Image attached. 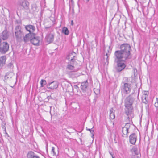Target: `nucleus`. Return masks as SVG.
Instances as JSON below:
<instances>
[{"instance_id": "1", "label": "nucleus", "mask_w": 158, "mask_h": 158, "mask_svg": "<svg viewBox=\"0 0 158 158\" xmlns=\"http://www.w3.org/2000/svg\"><path fill=\"white\" fill-rule=\"evenodd\" d=\"M120 50L116 51L114 53V56L122 57L123 59H129L131 57L130 51L131 47L128 44H121L120 47Z\"/></svg>"}, {"instance_id": "2", "label": "nucleus", "mask_w": 158, "mask_h": 158, "mask_svg": "<svg viewBox=\"0 0 158 158\" xmlns=\"http://www.w3.org/2000/svg\"><path fill=\"white\" fill-rule=\"evenodd\" d=\"M114 62L117 63L116 70L118 72L122 71L126 67V65L125 62L129 59H124L122 57L114 56L113 57Z\"/></svg>"}, {"instance_id": "3", "label": "nucleus", "mask_w": 158, "mask_h": 158, "mask_svg": "<svg viewBox=\"0 0 158 158\" xmlns=\"http://www.w3.org/2000/svg\"><path fill=\"white\" fill-rule=\"evenodd\" d=\"M134 93H133L127 97L124 100V106L125 107H132L135 99Z\"/></svg>"}, {"instance_id": "4", "label": "nucleus", "mask_w": 158, "mask_h": 158, "mask_svg": "<svg viewBox=\"0 0 158 158\" xmlns=\"http://www.w3.org/2000/svg\"><path fill=\"white\" fill-rule=\"evenodd\" d=\"M131 89V86L130 84L124 83L123 85H122L121 92L122 95L127 94H129Z\"/></svg>"}, {"instance_id": "5", "label": "nucleus", "mask_w": 158, "mask_h": 158, "mask_svg": "<svg viewBox=\"0 0 158 158\" xmlns=\"http://www.w3.org/2000/svg\"><path fill=\"white\" fill-rule=\"evenodd\" d=\"M9 49V45L6 42H3L0 44V52L5 54Z\"/></svg>"}, {"instance_id": "6", "label": "nucleus", "mask_w": 158, "mask_h": 158, "mask_svg": "<svg viewBox=\"0 0 158 158\" xmlns=\"http://www.w3.org/2000/svg\"><path fill=\"white\" fill-rule=\"evenodd\" d=\"M58 83L56 81H54L48 83L47 85V88L51 90L56 89L58 86Z\"/></svg>"}, {"instance_id": "7", "label": "nucleus", "mask_w": 158, "mask_h": 158, "mask_svg": "<svg viewBox=\"0 0 158 158\" xmlns=\"http://www.w3.org/2000/svg\"><path fill=\"white\" fill-rule=\"evenodd\" d=\"M40 38L38 36H35V35L34 34V37L31 39V42L34 45L38 46L40 44Z\"/></svg>"}, {"instance_id": "8", "label": "nucleus", "mask_w": 158, "mask_h": 158, "mask_svg": "<svg viewBox=\"0 0 158 158\" xmlns=\"http://www.w3.org/2000/svg\"><path fill=\"white\" fill-rule=\"evenodd\" d=\"M125 113L127 116V118L129 119L133 117V114L132 111V107H126Z\"/></svg>"}, {"instance_id": "9", "label": "nucleus", "mask_w": 158, "mask_h": 158, "mask_svg": "<svg viewBox=\"0 0 158 158\" xmlns=\"http://www.w3.org/2000/svg\"><path fill=\"white\" fill-rule=\"evenodd\" d=\"M137 137L135 133L131 134L129 137L130 143L132 144H135L137 140Z\"/></svg>"}, {"instance_id": "10", "label": "nucleus", "mask_w": 158, "mask_h": 158, "mask_svg": "<svg viewBox=\"0 0 158 158\" xmlns=\"http://www.w3.org/2000/svg\"><path fill=\"white\" fill-rule=\"evenodd\" d=\"M9 36V31L7 29H5L2 32L1 37L3 40H6Z\"/></svg>"}, {"instance_id": "11", "label": "nucleus", "mask_w": 158, "mask_h": 158, "mask_svg": "<svg viewBox=\"0 0 158 158\" xmlns=\"http://www.w3.org/2000/svg\"><path fill=\"white\" fill-rule=\"evenodd\" d=\"M15 36L16 37L17 40L19 42H21L23 40V33L22 31L15 33Z\"/></svg>"}, {"instance_id": "12", "label": "nucleus", "mask_w": 158, "mask_h": 158, "mask_svg": "<svg viewBox=\"0 0 158 158\" xmlns=\"http://www.w3.org/2000/svg\"><path fill=\"white\" fill-rule=\"evenodd\" d=\"M32 37H34V34L28 33L26 34L25 36H23V40L26 43L28 42L31 39Z\"/></svg>"}, {"instance_id": "13", "label": "nucleus", "mask_w": 158, "mask_h": 158, "mask_svg": "<svg viewBox=\"0 0 158 158\" xmlns=\"http://www.w3.org/2000/svg\"><path fill=\"white\" fill-rule=\"evenodd\" d=\"M25 28L27 31L29 32V33L34 34L33 32L35 30V27L34 26L31 25H29L25 26Z\"/></svg>"}, {"instance_id": "14", "label": "nucleus", "mask_w": 158, "mask_h": 158, "mask_svg": "<svg viewBox=\"0 0 158 158\" xmlns=\"http://www.w3.org/2000/svg\"><path fill=\"white\" fill-rule=\"evenodd\" d=\"M88 86V83L87 81L86 80L84 82H82L81 83V89L83 92L86 91V89Z\"/></svg>"}, {"instance_id": "15", "label": "nucleus", "mask_w": 158, "mask_h": 158, "mask_svg": "<svg viewBox=\"0 0 158 158\" xmlns=\"http://www.w3.org/2000/svg\"><path fill=\"white\" fill-rule=\"evenodd\" d=\"M20 5L26 9H28V6L29 5V2L26 0H23L21 1L20 2Z\"/></svg>"}, {"instance_id": "16", "label": "nucleus", "mask_w": 158, "mask_h": 158, "mask_svg": "<svg viewBox=\"0 0 158 158\" xmlns=\"http://www.w3.org/2000/svg\"><path fill=\"white\" fill-rule=\"evenodd\" d=\"M76 54L74 52L70 53L67 56L66 58L68 60H70V62H73L74 60V58Z\"/></svg>"}, {"instance_id": "17", "label": "nucleus", "mask_w": 158, "mask_h": 158, "mask_svg": "<svg viewBox=\"0 0 158 158\" xmlns=\"http://www.w3.org/2000/svg\"><path fill=\"white\" fill-rule=\"evenodd\" d=\"M27 157V158H40L39 156L36 155L32 151H30L28 153Z\"/></svg>"}, {"instance_id": "18", "label": "nucleus", "mask_w": 158, "mask_h": 158, "mask_svg": "<svg viewBox=\"0 0 158 158\" xmlns=\"http://www.w3.org/2000/svg\"><path fill=\"white\" fill-rule=\"evenodd\" d=\"M73 62H70V63H68L66 66V69L71 71H73L74 69Z\"/></svg>"}, {"instance_id": "19", "label": "nucleus", "mask_w": 158, "mask_h": 158, "mask_svg": "<svg viewBox=\"0 0 158 158\" xmlns=\"http://www.w3.org/2000/svg\"><path fill=\"white\" fill-rule=\"evenodd\" d=\"M46 38L48 42L51 43L53 41L54 35L52 34H50L46 36Z\"/></svg>"}, {"instance_id": "20", "label": "nucleus", "mask_w": 158, "mask_h": 158, "mask_svg": "<svg viewBox=\"0 0 158 158\" xmlns=\"http://www.w3.org/2000/svg\"><path fill=\"white\" fill-rule=\"evenodd\" d=\"M6 61V56H3L0 57V67H2L4 66Z\"/></svg>"}, {"instance_id": "21", "label": "nucleus", "mask_w": 158, "mask_h": 158, "mask_svg": "<svg viewBox=\"0 0 158 158\" xmlns=\"http://www.w3.org/2000/svg\"><path fill=\"white\" fill-rule=\"evenodd\" d=\"M128 130L125 128L123 127L122 128V136L124 137H127V134L128 133Z\"/></svg>"}, {"instance_id": "22", "label": "nucleus", "mask_w": 158, "mask_h": 158, "mask_svg": "<svg viewBox=\"0 0 158 158\" xmlns=\"http://www.w3.org/2000/svg\"><path fill=\"white\" fill-rule=\"evenodd\" d=\"M14 74L11 72L7 73L4 76V79L5 80H7L9 78H11L13 76Z\"/></svg>"}, {"instance_id": "23", "label": "nucleus", "mask_w": 158, "mask_h": 158, "mask_svg": "<svg viewBox=\"0 0 158 158\" xmlns=\"http://www.w3.org/2000/svg\"><path fill=\"white\" fill-rule=\"evenodd\" d=\"M132 152H134L135 154L138 155L139 152V151L138 148L136 146H133L131 149Z\"/></svg>"}, {"instance_id": "24", "label": "nucleus", "mask_w": 158, "mask_h": 158, "mask_svg": "<svg viewBox=\"0 0 158 158\" xmlns=\"http://www.w3.org/2000/svg\"><path fill=\"white\" fill-rule=\"evenodd\" d=\"M62 32L65 35H68L69 34V31L66 27H64L62 28Z\"/></svg>"}, {"instance_id": "25", "label": "nucleus", "mask_w": 158, "mask_h": 158, "mask_svg": "<svg viewBox=\"0 0 158 158\" xmlns=\"http://www.w3.org/2000/svg\"><path fill=\"white\" fill-rule=\"evenodd\" d=\"M22 32L21 31V27L20 26H18L16 27L15 30V33L18 32Z\"/></svg>"}, {"instance_id": "26", "label": "nucleus", "mask_w": 158, "mask_h": 158, "mask_svg": "<svg viewBox=\"0 0 158 158\" xmlns=\"http://www.w3.org/2000/svg\"><path fill=\"white\" fill-rule=\"evenodd\" d=\"M40 84L41 87H43L44 85L46 84V81L45 80L42 79L40 81Z\"/></svg>"}, {"instance_id": "27", "label": "nucleus", "mask_w": 158, "mask_h": 158, "mask_svg": "<svg viewBox=\"0 0 158 158\" xmlns=\"http://www.w3.org/2000/svg\"><path fill=\"white\" fill-rule=\"evenodd\" d=\"M110 119H112L115 118V115L114 113L113 112H111L110 115Z\"/></svg>"}, {"instance_id": "28", "label": "nucleus", "mask_w": 158, "mask_h": 158, "mask_svg": "<svg viewBox=\"0 0 158 158\" xmlns=\"http://www.w3.org/2000/svg\"><path fill=\"white\" fill-rule=\"evenodd\" d=\"M7 67L8 68L12 69L13 68V64L11 62L9 63L7 65Z\"/></svg>"}, {"instance_id": "29", "label": "nucleus", "mask_w": 158, "mask_h": 158, "mask_svg": "<svg viewBox=\"0 0 158 158\" xmlns=\"http://www.w3.org/2000/svg\"><path fill=\"white\" fill-rule=\"evenodd\" d=\"M54 148L53 147L52 148V149L51 152V153L53 156L54 157L56 156V153L54 151Z\"/></svg>"}, {"instance_id": "30", "label": "nucleus", "mask_w": 158, "mask_h": 158, "mask_svg": "<svg viewBox=\"0 0 158 158\" xmlns=\"http://www.w3.org/2000/svg\"><path fill=\"white\" fill-rule=\"evenodd\" d=\"M50 19L52 21L53 23H54L55 21V19L54 15H52L50 17Z\"/></svg>"}, {"instance_id": "31", "label": "nucleus", "mask_w": 158, "mask_h": 158, "mask_svg": "<svg viewBox=\"0 0 158 158\" xmlns=\"http://www.w3.org/2000/svg\"><path fill=\"white\" fill-rule=\"evenodd\" d=\"M131 125L130 123H127L126 124L125 126L123 127L124 128H125L126 129H127V130H129V129Z\"/></svg>"}, {"instance_id": "32", "label": "nucleus", "mask_w": 158, "mask_h": 158, "mask_svg": "<svg viewBox=\"0 0 158 158\" xmlns=\"http://www.w3.org/2000/svg\"><path fill=\"white\" fill-rule=\"evenodd\" d=\"M91 130H92L90 132L91 133V134L92 135V137H93L94 136V126H93V129Z\"/></svg>"}, {"instance_id": "33", "label": "nucleus", "mask_w": 158, "mask_h": 158, "mask_svg": "<svg viewBox=\"0 0 158 158\" xmlns=\"http://www.w3.org/2000/svg\"><path fill=\"white\" fill-rule=\"evenodd\" d=\"M143 102L146 104L148 102V101L146 100V97H145L144 99L143 100Z\"/></svg>"}, {"instance_id": "34", "label": "nucleus", "mask_w": 158, "mask_h": 158, "mask_svg": "<svg viewBox=\"0 0 158 158\" xmlns=\"http://www.w3.org/2000/svg\"><path fill=\"white\" fill-rule=\"evenodd\" d=\"M109 56V55H108V53H106L105 55L104 56V58H106V60H108V58Z\"/></svg>"}, {"instance_id": "35", "label": "nucleus", "mask_w": 158, "mask_h": 158, "mask_svg": "<svg viewBox=\"0 0 158 158\" xmlns=\"http://www.w3.org/2000/svg\"><path fill=\"white\" fill-rule=\"evenodd\" d=\"M155 106L157 108L158 107V102H157L155 103Z\"/></svg>"}, {"instance_id": "36", "label": "nucleus", "mask_w": 158, "mask_h": 158, "mask_svg": "<svg viewBox=\"0 0 158 158\" xmlns=\"http://www.w3.org/2000/svg\"><path fill=\"white\" fill-rule=\"evenodd\" d=\"M93 129V127L90 129V128H88L87 127H86V129L87 131H90V132L91 131V130H92Z\"/></svg>"}, {"instance_id": "37", "label": "nucleus", "mask_w": 158, "mask_h": 158, "mask_svg": "<svg viewBox=\"0 0 158 158\" xmlns=\"http://www.w3.org/2000/svg\"><path fill=\"white\" fill-rule=\"evenodd\" d=\"M75 89H79L77 85H74V86Z\"/></svg>"}, {"instance_id": "38", "label": "nucleus", "mask_w": 158, "mask_h": 158, "mask_svg": "<svg viewBox=\"0 0 158 158\" xmlns=\"http://www.w3.org/2000/svg\"><path fill=\"white\" fill-rule=\"evenodd\" d=\"M2 128L3 129H5V131L6 130V128H5V126L4 125H2Z\"/></svg>"}, {"instance_id": "39", "label": "nucleus", "mask_w": 158, "mask_h": 158, "mask_svg": "<svg viewBox=\"0 0 158 158\" xmlns=\"http://www.w3.org/2000/svg\"><path fill=\"white\" fill-rule=\"evenodd\" d=\"M125 6L126 7V9L127 10L128 9H129V8L128 7V6L127 5H125Z\"/></svg>"}, {"instance_id": "40", "label": "nucleus", "mask_w": 158, "mask_h": 158, "mask_svg": "<svg viewBox=\"0 0 158 158\" xmlns=\"http://www.w3.org/2000/svg\"><path fill=\"white\" fill-rule=\"evenodd\" d=\"M75 73V77H77V76H79V74H77V73Z\"/></svg>"}, {"instance_id": "41", "label": "nucleus", "mask_w": 158, "mask_h": 158, "mask_svg": "<svg viewBox=\"0 0 158 158\" xmlns=\"http://www.w3.org/2000/svg\"><path fill=\"white\" fill-rule=\"evenodd\" d=\"M71 24L72 25H73V20L71 21Z\"/></svg>"}, {"instance_id": "42", "label": "nucleus", "mask_w": 158, "mask_h": 158, "mask_svg": "<svg viewBox=\"0 0 158 158\" xmlns=\"http://www.w3.org/2000/svg\"><path fill=\"white\" fill-rule=\"evenodd\" d=\"M85 1L86 2H87L89 1V0H85Z\"/></svg>"}, {"instance_id": "43", "label": "nucleus", "mask_w": 158, "mask_h": 158, "mask_svg": "<svg viewBox=\"0 0 158 158\" xmlns=\"http://www.w3.org/2000/svg\"><path fill=\"white\" fill-rule=\"evenodd\" d=\"M96 98H97V97H95L94 98V100H95V101H96Z\"/></svg>"}, {"instance_id": "44", "label": "nucleus", "mask_w": 158, "mask_h": 158, "mask_svg": "<svg viewBox=\"0 0 158 158\" xmlns=\"http://www.w3.org/2000/svg\"><path fill=\"white\" fill-rule=\"evenodd\" d=\"M110 154L111 155V156H112V157H113V156L112 154H111V153H110Z\"/></svg>"}, {"instance_id": "45", "label": "nucleus", "mask_w": 158, "mask_h": 158, "mask_svg": "<svg viewBox=\"0 0 158 158\" xmlns=\"http://www.w3.org/2000/svg\"><path fill=\"white\" fill-rule=\"evenodd\" d=\"M49 27H45V28L46 29H47L48 28H49Z\"/></svg>"}, {"instance_id": "46", "label": "nucleus", "mask_w": 158, "mask_h": 158, "mask_svg": "<svg viewBox=\"0 0 158 158\" xmlns=\"http://www.w3.org/2000/svg\"><path fill=\"white\" fill-rule=\"evenodd\" d=\"M138 96H139V94H138L137 96V98H138Z\"/></svg>"}, {"instance_id": "47", "label": "nucleus", "mask_w": 158, "mask_h": 158, "mask_svg": "<svg viewBox=\"0 0 158 158\" xmlns=\"http://www.w3.org/2000/svg\"><path fill=\"white\" fill-rule=\"evenodd\" d=\"M142 12H143V13L144 14V10H142Z\"/></svg>"}, {"instance_id": "48", "label": "nucleus", "mask_w": 158, "mask_h": 158, "mask_svg": "<svg viewBox=\"0 0 158 158\" xmlns=\"http://www.w3.org/2000/svg\"><path fill=\"white\" fill-rule=\"evenodd\" d=\"M74 10H73V13L74 12Z\"/></svg>"}, {"instance_id": "49", "label": "nucleus", "mask_w": 158, "mask_h": 158, "mask_svg": "<svg viewBox=\"0 0 158 158\" xmlns=\"http://www.w3.org/2000/svg\"><path fill=\"white\" fill-rule=\"evenodd\" d=\"M147 93H145V94H147Z\"/></svg>"}, {"instance_id": "50", "label": "nucleus", "mask_w": 158, "mask_h": 158, "mask_svg": "<svg viewBox=\"0 0 158 158\" xmlns=\"http://www.w3.org/2000/svg\"><path fill=\"white\" fill-rule=\"evenodd\" d=\"M147 93H145V94H147Z\"/></svg>"}, {"instance_id": "51", "label": "nucleus", "mask_w": 158, "mask_h": 158, "mask_svg": "<svg viewBox=\"0 0 158 158\" xmlns=\"http://www.w3.org/2000/svg\"><path fill=\"white\" fill-rule=\"evenodd\" d=\"M73 9H73L72 10H73Z\"/></svg>"}, {"instance_id": "52", "label": "nucleus", "mask_w": 158, "mask_h": 158, "mask_svg": "<svg viewBox=\"0 0 158 158\" xmlns=\"http://www.w3.org/2000/svg\"><path fill=\"white\" fill-rule=\"evenodd\" d=\"M113 158H114V157H113Z\"/></svg>"}]
</instances>
